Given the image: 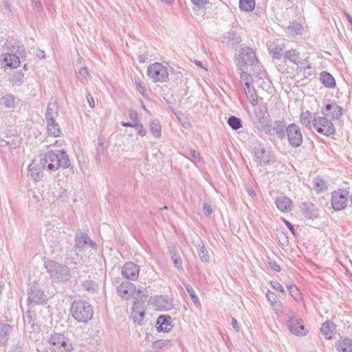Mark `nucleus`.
I'll return each instance as SVG.
<instances>
[{
  "label": "nucleus",
  "instance_id": "2f4dec72",
  "mask_svg": "<svg viewBox=\"0 0 352 352\" xmlns=\"http://www.w3.org/2000/svg\"><path fill=\"white\" fill-rule=\"evenodd\" d=\"M151 131L155 138H160L161 137V126L157 120H153L151 121Z\"/></svg>",
  "mask_w": 352,
  "mask_h": 352
},
{
  "label": "nucleus",
  "instance_id": "4be33fe9",
  "mask_svg": "<svg viewBox=\"0 0 352 352\" xmlns=\"http://www.w3.org/2000/svg\"><path fill=\"white\" fill-rule=\"evenodd\" d=\"M244 91L249 102L253 105L256 106L258 104L257 96L256 94L254 87L252 85L244 87Z\"/></svg>",
  "mask_w": 352,
  "mask_h": 352
},
{
  "label": "nucleus",
  "instance_id": "e433bc0d",
  "mask_svg": "<svg viewBox=\"0 0 352 352\" xmlns=\"http://www.w3.org/2000/svg\"><path fill=\"white\" fill-rule=\"evenodd\" d=\"M294 327L296 329L297 331H298V332H300H300H303V333H293L294 335L302 336H305L307 334V330L305 328L304 325L302 324V321L300 318L294 320Z\"/></svg>",
  "mask_w": 352,
  "mask_h": 352
},
{
  "label": "nucleus",
  "instance_id": "79ce46f5",
  "mask_svg": "<svg viewBox=\"0 0 352 352\" xmlns=\"http://www.w3.org/2000/svg\"><path fill=\"white\" fill-rule=\"evenodd\" d=\"M134 128L138 131V135L144 137L146 135V130L143 124L139 122H134Z\"/></svg>",
  "mask_w": 352,
  "mask_h": 352
},
{
  "label": "nucleus",
  "instance_id": "5701e85b",
  "mask_svg": "<svg viewBox=\"0 0 352 352\" xmlns=\"http://www.w3.org/2000/svg\"><path fill=\"white\" fill-rule=\"evenodd\" d=\"M268 49L274 57L278 59L281 57L283 51V44L276 41L270 45Z\"/></svg>",
  "mask_w": 352,
  "mask_h": 352
},
{
  "label": "nucleus",
  "instance_id": "9b49d317",
  "mask_svg": "<svg viewBox=\"0 0 352 352\" xmlns=\"http://www.w3.org/2000/svg\"><path fill=\"white\" fill-rule=\"evenodd\" d=\"M287 133L289 144L294 147L299 146L302 142V136L299 126L296 124H290L287 127Z\"/></svg>",
  "mask_w": 352,
  "mask_h": 352
},
{
  "label": "nucleus",
  "instance_id": "c9c22d12",
  "mask_svg": "<svg viewBox=\"0 0 352 352\" xmlns=\"http://www.w3.org/2000/svg\"><path fill=\"white\" fill-rule=\"evenodd\" d=\"M171 258L173 261L174 265L180 270H183L182 261L179 254L174 251H170Z\"/></svg>",
  "mask_w": 352,
  "mask_h": 352
},
{
  "label": "nucleus",
  "instance_id": "a878e982",
  "mask_svg": "<svg viewBox=\"0 0 352 352\" xmlns=\"http://www.w3.org/2000/svg\"><path fill=\"white\" fill-rule=\"evenodd\" d=\"M58 114V107L56 102H50L47 106L46 120L54 118Z\"/></svg>",
  "mask_w": 352,
  "mask_h": 352
},
{
  "label": "nucleus",
  "instance_id": "c85d7f7f",
  "mask_svg": "<svg viewBox=\"0 0 352 352\" xmlns=\"http://www.w3.org/2000/svg\"><path fill=\"white\" fill-rule=\"evenodd\" d=\"M239 8L242 11L252 12L255 8V1L239 0Z\"/></svg>",
  "mask_w": 352,
  "mask_h": 352
},
{
  "label": "nucleus",
  "instance_id": "aec40b11",
  "mask_svg": "<svg viewBox=\"0 0 352 352\" xmlns=\"http://www.w3.org/2000/svg\"><path fill=\"white\" fill-rule=\"evenodd\" d=\"M3 61L5 66L9 68H16L20 65L19 58L14 54H7L4 55Z\"/></svg>",
  "mask_w": 352,
  "mask_h": 352
},
{
  "label": "nucleus",
  "instance_id": "37998d69",
  "mask_svg": "<svg viewBox=\"0 0 352 352\" xmlns=\"http://www.w3.org/2000/svg\"><path fill=\"white\" fill-rule=\"evenodd\" d=\"M3 104L8 107H13L14 104V98L10 95L3 97Z\"/></svg>",
  "mask_w": 352,
  "mask_h": 352
},
{
  "label": "nucleus",
  "instance_id": "f8f14e48",
  "mask_svg": "<svg viewBox=\"0 0 352 352\" xmlns=\"http://www.w3.org/2000/svg\"><path fill=\"white\" fill-rule=\"evenodd\" d=\"M342 108L336 103L327 104L324 108H322V114L327 117L330 120L339 119L342 114Z\"/></svg>",
  "mask_w": 352,
  "mask_h": 352
},
{
  "label": "nucleus",
  "instance_id": "1a4fd4ad",
  "mask_svg": "<svg viewBox=\"0 0 352 352\" xmlns=\"http://www.w3.org/2000/svg\"><path fill=\"white\" fill-rule=\"evenodd\" d=\"M349 201V192L344 190L333 192L331 195V206L335 210L344 209Z\"/></svg>",
  "mask_w": 352,
  "mask_h": 352
},
{
  "label": "nucleus",
  "instance_id": "f03ea898",
  "mask_svg": "<svg viewBox=\"0 0 352 352\" xmlns=\"http://www.w3.org/2000/svg\"><path fill=\"white\" fill-rule=\"evenodd\" d=\"M258 61L255 52L249 47L240 48L234 56L236 67L243 71L248 65H253Z\"/></svg>",
  "mask_w": 352,
  "mask_h": 352
},
{
  "label": "nucleus",
  "instance_id": "b1692460",
  "mask_svg": "<svg viewBox=\"0 0 352 352\" xmlns=\"http://www.w3.org/2000/svg\"><path fill=\"white\" fill-rule=\"evenodd\" d=\"M285 58L289 60L290 62L295 63L296 65H302L300 60V53L296 50H290L285 53Z\"/></svg>",
  "mask_w": 352,
  "mask_h": 352
},
{
  "label": "nucleus",
  "instance_id": "c756f323",
  "mask_svg": "<svg viewBox=\"0 0 352 352\" xmlns=\"http://www.w3.org/2000/svg\"><path fill=\"white\" fill-rule=\"evenodd\" d=\"M288 32L292 36L299 35L302 34V26L297 22H292L288 26Z\"/></svg>",
  "mask_w": 352,
  "mask_h": 352
},
{
  "label": "nucleus",
  "instance_id": "393cba45",
  "mask_svg": "<svg viewBox=\"0 0 352 352\" xmlns=\"http://www.w3.org/2000/svg\"><path fill=\"white\" fill-rule=\"evenodd\" d=\"M337 349L339 352H352V341L344 338L338 342Z\"/></svg>",
  "mask_w": 352,
  "mask_h": 352
},
{
  "label": "nucleus",
  "instance_id": "f704fd0d",
  "mask_svg": "<svg viewBox=\"0 0 352 352\" xmlns=\"http://www.w3.org/2000/svg\"><path fill=\"white\" fill-rule=\"evenodd\" d=\"M287 289L290 295L296 302H299L302 300L301 294L297 287L294 285H287Z\"/></svg>",
  "mask_w": 352,
  "mask_h": 352
},
{
  "label": "nucleus",
  "instance_id": "412c9836",
  "mask_svg": "<svg viewBox=\"0 0 352 352\" xmlns=\"http://www.w3.org/2000/svg\"><path fill=\"white\" fill-rule=\"evenodd\" d=\"M335 326L334 324L330 321H326L322 323L320 331L322 335L328 340L333 338L334 334Z\"/></svg>",
  "mask_w": 352,
  "mask_h": 352
},
{
  "label": "nucleus",
  "instance_id": "ea45409f",
  "mask_svg": "<svg viewBox=\"0 0 352 352\" xmlns=\"http://www.w3.org/2000/svg\"><path fill=\"white\" fill-rule=\"evenodd\" d=\"M156 304H162L159 305V308L162 309H169L171 307V304L162 296L159 297L156 300Z\"/></svg>",
  "mask_w": 352,
  "mask_h": 352
},
{
  "label": "nucleus",
  "instance_id": "a19ab883",
  "mask_svg": "<svg viewBox=\"0 0 352 352\" xmlns=\"http://www.w3.org/2000/svg\"><path fill=\"white\" fill-rule=\"evenodd\" d=\"M169 343H170L169 340H160L155 341L153 343L152 346H153V349H163L164 346L168 345Z\"/></svg>",
  "mask_w": 352,
  "mask_h": 352
},
{
  "label": "nucleus",
  "instance_id": "ddd939ff",
  "mask_svg": "<svg viewBox=\"0 0 352 352\" xmlns=\"http://www.w3.org/2000/svg\"><path fill=\"white\" fill-rule=\"evenodd\" d=\"M140 272V267L133 262L126 263L122 269V274L129 280H135L138 278Z\"/></svg>",
  "mask_w": 352,
  "mask_h": 352
},
{
  "label": "nucleus",
  "instance_id": "cd10ccee",
  "mask_svg": "<svg viewBox=\"0 0 352 352\" xmlns=\"http://www.w3.org/2000/svg\"><path fill=\"white\" fill-rule=\"evenodd\" d=\"M197 254L201 260L204 263H208L210 261V256L207 250L205 248L204 244L201 242L197 245Z\"/></svg>",
  "mask_w": 352,
  "mask_h": 352
},
{
  "label": "nucleus",
  "instance_id": "13d9d810",
  "mask_svg": "<svg viewBox=\"0 0 352 352\" xmlns=\"http://www.w3.org/2000/svg\"><path fill=\"white\" fill-rule=\"evenodd\" d=\"M285 223L286 225L287 226V227L289 228V229L292 232V233L294 234V228L293 227V226L292 225L291 223H289V221H285Z\"/></svg>",
  "mask_w": 352,
  "mask_h": 352
},
{
  "label": "nucleus",
  "instance_id": "20e7f679",
  "mask_svg": "<svg viewBox=\"0 0 352 352\" xmlns=\"http://www.w3.org/2000/svg\"><path fill=\"white\" fill-rule=\"evenodd\" d=\"M148 77L155 82H166L168 80V72L166 66L160 63L150 65L146 71Z\"/></svg>",
  "mask_w": 352,
  "mask_h": 352
},
{
  "label": "nucleus",
  "instance_id": "423d86ee",
  "mask_svg": "<svg viewBox=\"0 0 352 352\" xmlns=\"http://www.w3.org/2000/svg\"><path fill=\"white\" fill-rule=\"evenodd\" d=\"M143 287L136 289V287L129 281L122 282L120 285L117 287V292L120 296L123 298L129 299L131 296H133L135 300L140 298V296L142 293Z\"/></svg>",
  "mask_w": 352,
  "mask_h": 352
},
{
  "label": "nucleus",
  "instance_id": "680f3d73",
  "mask_svg": "<svg viewBox=\"0 0 352 352\" xmlns=\"http://www.w3.org/2000/svg\"><path fill=\"white\" fill-rule=\"evenodd\" d=\"M89 107H95V102L92 97L89 99Z\"/></svg>",
  "mask_w": 352,
  "mask_h": 352
},
{
  "label": "nucleus",
  "instance_id": "c03bdc74",
  "mask_svg": "<svg viewBox=\"0 0 352 352\" xmlns=\"http://www.w3.org/2000/svg\"><path fill=\"white\" fill-rule=\"evenodd\" d=\"M271 285L272 286V287L277 290V291H279L283 294H285V291L283 288V287L277 281H272L271 282Z\"/></svg>",
  "mask_w": 352,
  "mask_h": 352
},
{
  "label": "nucleus",
  "instance_id": "58836bf2",
  "mask_svg": "<svg viewBox=\"0 0 352 352\" xmlns=\"http://www.w3.org/2000/svg\"><path fill=\"white\" fill-rule=\"evenodd\" d=\"M186 290L188 292L189 295L190 296V297H191L193 302L196 305V307H200V306H201L200 302L199 300V298L196 296L195 290L192 289V287L188 285L186 287Z\"/></svg>",
  "mask_w": 352,
  "mask_h": 352
},
{
  "label": "nucleus",
  "instance_id": "de8ad7c7",
  "mask_svg": "<svg viewBox=\"0 0 352 352\" xmlns=\"http://www.w3.org/2000/svg\"><path fill=\"white\" fill-rule=\"evenodd\" d=\"M203 208H204V211L205 214L207 215H210L211 213L212 212L211 206L206 203L204 204Z\"/></svg>",
  "mask_w": 352,
  "mask_h": 352
},
{
  "label": "nucleus",
  "instance_id": "4d7b16f0",
  "mask_svg": "<svg viewBox=\"0 0 352 352\" xmlns=\"http://www.w3.org/2000/svg\"><path fill=\"white\" fill-rule=\"evenodd\" d=\"M246 190L250 196L253 197L255 195L254 190L251 187H247Z\"/></svg>",
  "mask_w": 352,
  "mask_h": 352
},
{
  "label": "nucleus",
  "instance_id": "7c9ffc66",
  "mask_svg": "<svg viewBox=\"0 0 352 352\" xmlns=\"http://www.w3.org/2000/svg\"><path fill=\"white\" fill-rule=\"evenodd\" d=\"M314 189L317 192H321L327 189V185L324 179L321 177H316L314 180Z\"/></svg>",
  "mask_w": 352,
  "mask_h": 352
},
{
  "label": "nucleus",
  "instance_id": "8fccbe9b",
  "mask_svg": "<svg viewBox=\"0 0 352 352\" xmlns=\"http://www.w3.org/2000/svg\"><path fill=\"white\" fill-rule=\"evenodd\" d=\"M232 326L236 332H239L240 329L238 326V322H237V320L234 318H232Z\"/></svg>",
  "mask_w": 352,
  "mask_h": 352
},
{
  "label": "nucleus",
  "instance_id": "a211bd4d",
  "mask_svg": "<svg viewBox=\"0 0 352 352\" xmlns=\"http://www.w3.org/2000/svg\"><path fill=\"white\" fill-rule=\"evenodd\" d=\"M275 204L278 210L283 212H288L292 209V201L285 196L277 197Z\"/></svg>",
  "mask_w": 352,
  "mask_h": 352
},
{
  "label": "nucleus",
  "instance_id": "bf43d9fd",
  "mask_svg": "<svg viewBox=\"0 0 352 352\" xmlns=\"http://www.w3.org/2000/svg\"><path fill=\"white\" fill-rule=\"evenodd\" d=\"M138 60H139V61H140V63H145V61H146V56H144V55H140V56H138Z\"/></svg>",
  "mask_w": 352,
  "mask_h": 352
},
{
  "label": "nucleus",
  "instance_id": "052dcab7",
  "mask_svg": "<svg viewBox=\"0 0 352 352\" xmlns=\"http://www.w3.org/2000/svg\"><path fill=\"white\" fill-rule=\"evenodd\" d=\"M345 16L349 23L352 22V16L349 13H345Z\"/></svg>",
  "mask_w": 352,
  "mask_h": 352
},
{
  "label": "nucleus",
  "instance_id": "338daca9",
  "mask_svg": "<svg viewBox=\"0 0 352 352\" xmlns=\"http://www.w3.org/2000/svg\"><path fill=\"white\" fill-rule=\"evenodd\" d=\"M351 204H352V195H351Z\"/></svg>",
  "mask_w": 352,
  "mask_h": 352
},
{
  "label": "nucleus",
  "instance_id": "603ef678",
  "mask_svg": "<svg viewBox=\"0 0 352 352\" xmlns=\"http://www.w3.org/2000/svg\"><path fill=\"white\" fill-rule=\"evenodd\" d=\"M130 117L133 120L134 122H138V113L136 111H131Z\"/></svg>",
  "mask_w": 352,
  "mask_h": 352
},
{
  "label": "nucleus",
  "instance_id": "2eb2a0df",
  "mask_svg": "<svg viewBox=\"0 0 352 352\" xmlns=\"http://www.w3.org/2000/svg\"><path fill=\"white\" fill-rule=\"evenodd\" d=\"M281 309H283V314H282L280 317H282L283 315L285 316V322L289 331L292 333H303V332H298V331L294 327V320L298 319L296 317V314L289 308H283V306Z\"/></svg>",
  "mask_w": 352,
  "mask_h": 352
},
{
  "label": "nucleus",
  "instance_id": "6e6d98bb",
  "mask_svg": "<svg viewBox=\"0 0 352 352\" xmlns=\"http://www.w3.org/2000/svg\"><path fill=\"white\" fill-rule=\"evenodd\" d=\"M195 65H196L197 66H198V67H201V68L204 69V70H206V71L207 70V67H205V66H204V65H203V64H202V63H201V61L195 60Z\"/></svg>",
  "mask_w": 352,
  "mask_h": 352
},
{
  "label": "nucleus",
  "instance_id": "a18cd8bd",
  "mask_svg": "<svg viewBox=\"0 0 352 352\" xmlns=\"http://www.w3.org/2000/svg\"><path fill=\"white\" fill-rule=\"evenodd\" d=\"M135 83L136 85L137 89L139 91L140 93H141L142 95L144 94L146 91L145 87L142 85L139 79H136L135 80Z\"/></svg>",
  "mask_w": 352,
  "mask_h": 352
},
{
  "label": "nucleus",
  "instance_id": "9d476101",
  "mask_svg": "<svg viewBox=\"0 0 352 352\" xmlns=\"http://www.w3.org/2000/svg\"><path fill=\"white\" fill-rule=\"evenodd\" d=\"M254 160L261 166L266 165L274 160V155L270 150H266L261 144L254 148Z\"/></svg>",
  "mask_w": 352,
  "mask_h": 352
},
{
  "label": "nucleus",
  "instance_id": "6ab92c4d",
  "mask_svg": "<svg viewBox=\"0 0 352 352\" xmlns=\"http://www.w3.org/2000/svg\"><path fill=\"white\" fill-rule=\"evenodd\" d=\"M47 130L49 135L55 138L60 137L62 133L60 126L54 118L47 120Z\"/></svg>",
  "mask_w": 352,
  "mask_h": 352
},
{
  "label": "nucleus",
  "instance_id": "49530a36",
  "mask_svg": "<svg viewBox=\"0 0 352 352\" xmlns=\"http://www.w3.org/2000/svg\"><path fill=\"white\" fill-rule=\"evenodd\" d=\"M191 2L196 6L199 8H201L204 6L208 2V0H190Z\"/></svg>",
  "mask_w": 352,
  "mask_h": 352
},
{
  "label": "nucleus",
  "instance_id": "72a5a7b5",
  "mask_svg": "<svg viewBox=\"0 0 352 352\" xmlns=\"http://www.w3.org/2000/svg\"><path fill=\"white\" fill-rule=\"evenodd\" d=\"M228 124L234 130H238L242 127L241 119L236 116H230L228 120Z\"/></svg>",
  "mask_w": 352,
  "mask_h": 352
},
{
  "label": "nucleus",
  "instance_id": "4c0bfd02",
  "mask_svg": "<svg viewBox=\"0 0 352 352\" xmlns=\"http://www.w3.org/2000/svg\"><path fill=\"white\" fill-rule=\"evenodd\" d=\"M240 81L245 86L252 85L253 83V79L252 76L243 70L241 71L240 75Z\"/></svg>",
  "mask_w": 352,
  "mask_h": 352
},
{
  "label": "nucleus",
  "instance_id": "39448f33",
  "mask_svg": "<svg viewBox=\"0 0 352 352\" xmlns=\"http://www.w3.org/2000/svg\"><path fill=\"white\" fill-rule=\"evenodd\" d=\"M313 126L318 133L326 136L333 134L335 127L331 120L325 116H318L313 119Z\"/></svg>",
  "mask_w": 352,
  "mask_h": 352
},
{
  "label": "nucleus",
  "instance_id": "864d4df0",
  "mask_svg": "<svg viewBox=\"0 0 352 352\" xmlns=\"http://www.w3.org/2000/svg\"><path fill=\"white\" fill-rule=\"evenodd\" d=\"M190 155L194 159H199V153L195 150H191Z\"/></svg>",
  "mask_w": 352,
  "mask_h": 352
},
{
  "label": "nucleus",
  "instance_id": "3c124183",
  "mask_svg": "<svg viewBox=\"0 0 352 352\" xmlns=\"http://www.w3.org/2000/svg\"><path fill=\"white\" fill-rule=\"evenodd\" d=\"M270 265L271 266V267L275 270L276 272H280V267L279 265H278L277 263H270Z\"/></svg>",
  "mask_w": 352,
  "mask_h": 352
},
{
  "label": "nucleus",
  "instance_id": "dca6fc26",
  "mask_svg": "<svg viewBox=\"0 0 352 352\" xmlns=\"http://www.w3.org/2000/svg\"><path fill=\"white\" fill-rule=\"evenodd\" d=\"M156 327L158 331H170L173 327V325L171 324V317L164 315L159 316L157 320Z\"/></svg>",
  "mask_w": 352,
  "mask_h": 352
},
{
  "label": "nucleus",
  "instance_id": "473e14b6",
  "mask_svg": "<svg viewBox=\"0 0 352 352\" xmlns=\"http://www.w3.org/2000/svg\"><path fill=\"white\" fill-rule=\"evenodd\" d=\"M321 80L324 85H325L327 87H333L335 85V80L333 78V76L327 72H323L321 74Z\"/></svg>",
  "mask_w": 352,
  "mask_h": 352
},
{
  "label": "nucleus",
  "instance_id": "f3484780",
  "mask_svg": "<svg viewBox=\"0 0 352 352\" xmlns=\"http://www.w3.org/2000/svg\"><path fill=\"white\" fill-rule=\"evenodd\" d=\"M266 297L267 300L270 302L271 306L273 307L274 311L277 316H280L282 314H283V309H281L283 307V304L277 300L276 295L271 292L268 291L266 294Z\"/></svg>",
  "mask_w": 352,
  "mask_h": 352
},
{
  "label": "nucleus",
  "instance_id": "09e8293b",
  "mask_svg": "<svg viewBox=\"0 0 352 352\" xmlns=\"http://www.w3.org/2000/svg\"><path fill=\"white\" fill-rule=\"evenodd\" d=\"M282 2L287 8H290L293 6L294 0H278Z\"/></svg>",
  "mask_w": 352,
  "mask_h": 352
},
{
  "label": "nucleus",
  "instance_id": "5fc2aeb1",
  "mask_svg": "<svg viewBox=\"0 0 352 352\" xmlns=\"http://www.w3.org/2000/svg\"><path fill=\"white\" fill-rule=\"evenodd\" d=\"M121 124L122 126H131V127H134V122H124L122 121L121 122Z\"/></svg>",
  "mask_w": 352,
  "mask_h": 352
},
{
  "label": "nucleus",
  "instance_id": "bb28decb",
  "mask_svg": "<svg viewBox=\"0 0 352 352\" xmlns=\"http://www.w3.org/2000/svg\"><path fill=\"white\" fill-rule=\"evenodd\" d=\"M300 122L302 126L309 129L311 126V123L313 124L312 115L311 112L308 111L302 112L300 116Z\"/></svg>",
  "mask_w": 352,
  "mask_h": 352
},
{
  "label": "nucleus",
  "instance_id": "f257e3e1",
  "mask_svg": "<svg viewBox=\"0 0 352 352\" xmlns=\"http://www.w3.org/2000/svg\"><path fill=\"white\" fill-rule=\"evenodd\" d=\"M41 163L43 166H47L49 170H55L60 167H67L69 165V160L64 153L58 156L53 152H48L41 160Z\"/></svg>",
  "mask_w": 352,
  "mask_h": 352
},
{
  "label": "nucleus",
  "instance_id": "4468645a",
  "mask_svg": "<svg viewBox=\"0 0 352 352\" xmlns=\"http://www.w3.org/2000/svg\"><path fill=\"white\" fill-rule=\"evenodd\" d=\"M72 312L76 320L78 322H86L88 314L84 302H74L72 306Z\"/></svg>",
  "mask_w": 352,
  "mask_h": 352
},
{
  "label": "nucleus",
  "instance_id": "0e129e2a",
  "mask_svg": "<svg viewBox=\"0 0 352 352\" xmlns=\"http://www.w3.org/2000/svg\"><path fill=\"white\" fill-rule=\"evenodd\" d=\"M165 1H166V2H167L169 4L173 1V0H165Z\"/></svg>",
  "mask_w": 352,
  "mask_h": 352
},
{
  "label": "nucleus",
  "instance_id": "7ed1b4c3",
  "mask_svg": "<svg viewBox=\"0 0 352 352\" xmlns=\"http://www.w3.org/2000/svg\"><path fill=\"white\" fill-rule=\"evenodd\" d=\"M49 344L52 352H72L73 351L72 344L61 333L52 335L49 340Z\"/></svg>",
  "mask_w": 352,
  "mask_h": 352
},
{
  "label": "nucleus",
  "instance_id": "69168bd1",
  "mask_svg": "<svg viewBox=\"0 0 352 352\" xmlns=\"http://www.w3.org/2000/svg\"><path fill=\"white\" fill-rule=\"evenodd\" d=\"M29 169H30V170H32L31 166H30Z\"/></svg>",
  "mask_w": 352,
  "mask_h": 352
},
{
  "label": "nucleus",
  "instance_id": "0eeeda50",
  "mask_svg": "<svg viewBox=\"0 0 352 352\" xmlns=\"http://www.w3.org/2000/svg\"><path fill=\"white\" fill-rule=\"evenodd\" d=\"M254 123L260 131L267 129L270 126V114L264 107H258L254 111Z\"/></svg>",
  "mask_w": 352,
  "mask_h": 352
},
{
  "label": "nucleus",
  "instance_id": "6e6552de",
  "mask_svg": "<svg viewBox=\"0 0 352 352\" xmlns=\"http://www.w3.org/2000/svg\"><path fill=\"white\" fill-rule=\"evenodd\" d=\"M147 296L142 294L140 298L135 300L132 307L131 316L134 322L140 324L144 320L145 316L144 302Z\"/></svg>",
  "mask_w": 352,
  "mask_h": 352
},
{
  "label": "nucleus",
  "instance_id": "e2e57ef3",
  "mask_svg": "<svg viewBox=\"0 0 352 352\" xmlns=\"http://www.w3.org/2000/svg\"><path fill=\"white\" fill-rule=\"evenodd\" d=\"M89 247H91L92 248L96 249V244L89 239Z\"/></svg>",
  "mask_w": 352,
  "mask_h": 352
}]
</instances>
